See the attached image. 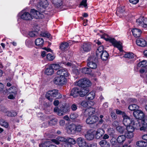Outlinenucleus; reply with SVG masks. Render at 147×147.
I'll return each instance as SVG.
<instances>
[{
    "mask_svg": "<svg viewBox=\"0 0 147 147\" xmlns=\"http://www.w3.org/2000/svg\"><path fill=\"white\" fill-rule=\"evenodd\" d=\"M98 57H100L103 61H106L107 59L109 57V55L107 51H105L97 56Z\"/></svg>",
    "mask_w": 147,
    "mask_h": 147,
    "instance_id": "obj_19",
    "label": "nucleus"
},
{
    "mask_svg": "<svg viewBox=\"0 0 147 147\" xmlns=\"http://www.w3.org/2000/svg\"><path fill=\"white\" fill-rule=\"evenodd\" d=\"M6 92L9 93H13L17 94V89L15 86H12L8 90H6Z\"/></svg>",
    "mask_w": 147,
    "mask_h": 147,
    "instance_id": "obj_29",
    "label": "nucleus"
},
{
    "mask_svg": "<svg viewBox=\"0 0 147 147\" xmlns=\"http://www.w3.org/2000/svg\"><path fill=\"white\" fill-rule=\"evenodd\" d=\"M133 115L136 118L135 119L138 120L139 121H140L139 120H141L145 116L142 111L138 110L134 111Z\"/></svg>",
    "mask_w": 147,
    "mask_h": 147,
    "instance_id": "obj_10",
    "label": "nucleus"
},
{
    "mask_svg": "<svg viewBox=\"0 0 147 147\" xmlns=\"http://www.w3.org/2000/svg\"><path fill=\"white\" fill-rule=\"evenodd\" d=\"M95 94L94 91H92L90 92L86 96L87 100H90L93 99L95 96Z\"/></svg>",
    "mask_w": 147,
    "mask_h": 147,
    "instance_id": "obj_32",
    "label": "nucleus"
},
{
    "mask_svg": "<svg viewBox=\"0 0 147 147\" xmlns=\"http://www.w3.org/2000/svg\"><path fill=\"white\" fill-rule=\"evenodd\" d=\"M95 111V109L94 108L91 107H89L88 108H87L85 110L84 112V115L86 116H92Z\"/></svg>",
    "mask_w": 147,
    "mask_h": 147,
    "instance_id": "obj_13",
    "label": "nucleus"
},
{
    "mask_svg": "<svg viewBox=\"0 0 147 147\" xmlns=\"http://www.w3.org/2000/svg\"><path fill=\"white\" fill-rule=\"evenodd\" d=\"M101 38L104 39L107 41H109L114 47H117L120 51H122V44L120 41H117L114 38H110L108 35L105 34L101 36Z\"/></svg>",
    "mask_w": 147,
    "mask_h": 147,
    "instance_id": "obj_3",
    "label": "nucleus"
},
{
    "mask_svg": "<svg viewBox=\"0 0 147 147\" xmlns=\"http://www.w3.org/2000/svg\"><path fill=\"white\" fill-rule=\"evenodd\" d=\"M44 41L42 38H38L35 40V44L36 45L38 46L39 47H41L43 45Z\"/></svg>",
    "mask_w": 147,
    "mask_h": 147,
    "instance_id": "obj_28",
    "label": "nucleus"
},
{
    "mask_svg": "<svg viewBox=\"0 0 147 147\" xmlns=\"http://www.w3.org/2000/svg\"><path fill=\"white\" fill-rule=\"evenodd\" d=\"M112 138V139L110 140V142L112 145H114L116 143L115 141L116 139L114 137Z\"/></svg>",
    "mask_w": 147,
    "mask_h": 147,
    "instance_id": "obj_63",
    "label": "nucleus"
},
{
    "mask_svg": "<svg viewBox=\"0 0 147 147\" xmlns=\"http://www.w3.org/2000/svg\"><path fill=\"white\" fill-rule=\"evenodd\" d=\"M65 77L60 76V80H59V85H63L65 84L66 82V79L65 78Z\"/></svg>",
    "mask_w": 147,
    "mask_h": 147,
    "instance_id": "obj_46",
    "label": "nucleus"
},
{
    "mask_svg": "<svg viewBox=\"0 0 147 147\" xmlns=\"http://www.w3.org/2000/svg\"><path fill=\"white\" fill-rule=\"evenodd\" d=\"M89 102L86 101H83L81 103V105L84 107H86L88 105Z\"/></svg>",
    "mask_w": 147,
    "mask_h": 147,
    "instance_id": "obj_57",
    "label": "nucleus"
},
{
    "mask_svg": "<svg viewBox=\"0 0 147 147\" xmlns=\"http://www.w3.org/2000/svg\"><path fill=\"white\" fill-rule=\"evenodd\" d=\"M85 136L87 140H91L94 138V135L93 132L88 131L87 132L86 134H85Z\"/></svg>",
    "mask_w": 147,
    "mask_h": 147,
    "instance_id": "obj_24",
    "label": "nucleus"
},
{
    "mask_svg": "<svg viewBox=\"0 0 147 147\" xmlns=\"http://www.w3.org/2000/svg\"><path fill=\"white\" fill-rule=\"evenodd\" d=\"M105 131L102 129L99 128L96 131L95 136L96 138L98 139L102 137L105 133Z\"/></svg>",
    "mask_w": 147,
    "mask_h": 147,
    "instance_id": "obj_17",
    "label": "nucleus"
},
{
    "mask_svg": "<svg viewBox=\"0 0 147 147\" xmlns=\"http://www.w3.org/2000/svg\"><path fill=\"white\" fill-rule=\"evenodd\" d=\"M95 59V58L94 57L90 56L87 61V65L88 67L92 69H95L97 67V65L93 61Z\"/></svg>",
    "mask_w": 147,
    "mask_h": 147,
    "instance_id": "obj_9",
    "label": "nucleus"
},
{
    "mask_svg": "<svg viewBox=\"0 0 147 147\" xmlns=\"http://www.w3.org/2000/svg\"><path fill=\"white\" fill-rule=\"evenodd\" d=\"M78 116V114L76 112L71 113L69 116L70 118L72 120L76 119Z\"/></svg>",
    "mask_w": 147,
    "mask_h": 147,
    "instance_id": "obj_50",
    "label": "nucleus"
},
{
    "mask_svg": "<svg viewBox=\"0 0 147 147\" xmlns=\"http://www.w3.org/2000/svg\"><path fill=\"white\" fill-rule=\"evenodd\" d=\"M41 35L43 37H49L50 36V34L47 32H42L41 34Z\"/></svg>",
    "mask_w": 147,
    "mask_h": 147,
    "instance_id": "obj_61",
    "label": "nucleus"
},
{
    "mask_svg": "<svg viewBox=\"0 0 147 147\" xmlns=\"http://www.w3.org/2000/svg\"><path fill=\"white\" fill-rule=\"evenodd\" d=\"M136 43L138 46L144 47L147 45L146 41L144 39L142 38H138L136 40Z\"/></svg>",
    "mask_w": 147,
    "mask_h": 147,
    "instance_id": "obj_15",
    "label": "nucleus"
},
{
    "mask_svg": "<svg viewBox=\"0 0 147 147\" xmlns=\"http://www.w3.org/2000/svg\"><path fill=\"white\" fill-rule=\"evenodd\" d=\"M115 132L114 129L112 128H109L107 130L108 134L111 137H114V134Z\"/></svg>",
    "mask_w": 147,
    "mask_h": 147,
    "instance_id": "obj_42",
    "label": "nucleus"
},
{
    "mask_svg": "<svg viewBox=\"0 0 147 147\" xmlns=\"http://www.w3.org/2000/svg\"><path fill=\"white\" fill-rule=\"evenodd\" d=\"M139 107L137 105L133 104L129 105L128 107V109L131 111H135L138 110Z\"/></svg>",
    "mask_w": 147,
    "mask_h": 147,
    "instance_id": "obj_38",
    "label": "nucleus"
},
{
    "mask_svg": "<svg viewBox=\"0 0 147 147\" xmlns=\"http://www.w3.org/2000/svg\"><path fill=\"white\" fill-rule=\"evenodd\" d=\"M17 115V113L14 111L12 112L8 111L6 112V115L9 117H14Z\"/></svg>",
    "mask_w": 147,
    "mask_h": 147,
    "instance_id": "obj_45",
    "label": "nucleus"
},
{
    "mask_svg": "<svg viewBox=\"0 0 147 147\" xmlns=\"http://www.w3.org/2000/svg\"><path fill=\"white\" fill-rule=\"evenodd\" d=\"M45 73V74L47 75H51L53 74L54 71L51 66H50L46 68Z\"/></svg>",
    "mask_w": 147,
    "mask_h": 147,
    "instance_id": "obj_30",
    "label": "nucleus"
},
{
    "mask_svg": "<svg viewBox=\"0 0 147 147\" xmlns=\"http://www.w3.org/2000/svg\"><path fill=\"white\" fill-rule=\"evenodd\" d=\"M123 123L125 126H128L130 124H131L134 125L136 128V124L135 120L136 119L131 120L130 117L125 114L123 115Z\"/></svg>",
    "mask_w": 147,
    "mask_h": 147,
    "instance_id": "obj_7",
    "label": "nucleus"
},
{
    "mask_svg": "<svg viewBox=\"0 0 147 147\" xmlns=\"http://www.w3.org/2000/svg\"><path fill=\"white\" fill-rule=\"evenodd\" d=\"M76 142L80 147L85 146L86 144L85 139L82 137H79L76 140Z\"/></svg>",
    "mask_w": 147,
    "mask_h": 147,
    "instance_id": "obj_16",
    "label": "nucleus"
},
{
    "mask_svg": "<svg viewBox=\"0 0 147 147\" xmlns=\"http://www.w3.org/2000/svg\"><path fill=\"white\" fill-rule=\"evenodd\" d=\"M104 47L103 45L99 46L98 47L96 51V56H98L99 55H100V53H102L103 51H104Z\"/></svg>",
    "mask_w": 147,
    "mask_h": 147,
    "instance_id": "obj_40",
    "label": "nucleus"
},
{
    "mask_svg": "<svg viewBox=\"0 0 147 147\" xmlns=\"http://www.w3.org/2000/svg\"><path fill=\"white\" fill-rule=\"evenodd\" d=\"M87 0H82L80 4V5H83L84 7H86L87 6Z\"/></svg>",
    "mask_w": 147,
    "mask_h": 147,
    "instance_id": "obj_60",
    "label": "nucleus"
},
{
    "mask_svg": "<svg viewBox=\"0 0 147 147\" xmlns=\"http://www.w3.org/2000/svg\"><path fill=\"white\" fill-rule=\"evenodd\" d=\"M66 141L68 143H69L71 145L74 144H76V141L74 139L70 138H66Z\"/></svg>",
    "mask_w": 147,
    "mask_h": 147,
    "instance_id": "obj_49",
    "label": "nucleus"
},
{
    "mask_svg": "<svg viewBox=\"0 0 147 147\" xmlns=\"http://www.w3.org/2000/svg\"><path fill=\"white\" fill-rule=\"evenodd\" d=\"M126 139V136L124 135L119 136L117 138V142L120 144H123Z\"/></svg>",
    "mask_w": 147,
    "mask_h": 147,
    "instance_id": "obj_31",
    "label": "nucleus"
},
{
    "mask_svg": "<svg viewBox=\"0 0 147 147\" xmlns=\"http://www.w3.org/2000/svg\"><path fill=\"white\" fill-rule=\"evenodd\" d=\"M31 14L29 13L22 10L18 14V16L22 19L26 21L30 20L34 17L36 19H42L44 17V15L40 12L34 9L30 10Z\"/></svg>",
    "mask_w": 147,
    "mask_h": 147,
    "instance_id": "obj_1",
    "label": "nucleus"
},
{
    "mask_svg": "<svg viewBox=\"0 0 147 147\" xmlns=\"http://www.w3.org/2000/svg\"><path fill=\"white\" fill-rule=\"evenodd\" d=\"M137 145L140 147H145L147 145V143L143 141H139L136 142Z\"/></svg>",
    "mask_w": 147,
    "mask_h": 147,
    "instance_id": "obj_39",
    "label": "nucleus"
},
{
    "mask_svg": "<svg viewBox=\"0 0 147 147\" xmlns=\"http://www.w3.org/2000/svg\"><path fill=\"white\" fill-rule=\"evenodd\" d=\"M76 133H80L83 129V126L80 124L75 125Z\"/></svg>",
    "mask_w": 147,
    "mask_h": 147,
    "instance_id": "obj_36",
    "label": "nucleus"
},
{
    "mask_svg": "<svg viewBox=\"0 0 147 147\" xmlns=\"http://www.w3.org/2000/svg\"><path fill=\"white\" fill-rule=\"evenodd\" d=\"M136 22L139 25L144 28L147 27V18L143 16H140L136 20Z\"/></svg>",
    "mask_w": 147,
    "mask_h": 147,
    "instance_id": "obj_8",
    "label": "nucleus"
},
{
    "mask_svg": "<svg viewBox=\"0 0 147 147\" xmlns=\"http://www.w3.org/2000/svg\"><path fill=\"white\" fill-rule=\"evenodd\" d=\"M66 138L61 137H58L56 139H52L51 140V141L53 143L55 144H59V142H66Z\"/></svg>",
    "mask_w": 147,
    "mask_h": 147,
    "instance_id": "obj_21",
    "label": "nucleus"
},
{
    "mask_svg": "<svg viewBox=\"0 0 147 147\" xmlns=\"http://www.w3.org/2000/svg\"><path fill=\"white\" fill-rule=\"evenodd\" d=\"M8 94H9V95L7 96V98L10 99H14L17 95L16 94H14L13 93H8Z\"/></svg>",
    "mask_w": 147,
    "mask_h": 147,
    "instance_id": "obj_56",
    "label": "nucleus"
},
{
    "mask_svg": "<svg viewBox=\"0 0 147 147\" xmlns=\"http://www.w3.org/2000/svg\"><path fill=\"white\" fill-rule=\"evenodd\" d=\"M62 146V147H72V146L71 144L68 143L66 141L63 142Z\"/></svg>",
    "mask_w": 147,
    "mask_h": 147,
    "instance_id": "obj_59",
    "label": "nucleus"
},
{
    "mask_svg": "<svg viewBox=\"0 0 147 147\" xmlns=\"http://www.w3.org/2000/svg\"><path fill=\"white\" fill-rule=\"evenodd\" d=\"M50 66L53 70H57L59 69L60 67V65L59 64H52Z\"/></svg>",
    "mask_w": 147,
    "mask_h": 147,
    "instance_id": "obj_54",
    "label": "nucleus"
},
{
    "mask_svg": "<svg viewBox=\"0 0 147 147\" xmlns=\"http://www.w3.org/2000/svg\"><path fill=\"white\" fill-rule=\"evenodd\" d=\"M61 109L64 114L68 112V108L67 107H64Z\"/></svg>",
    "mask_w": 147,
    "mask_h": 147,
    "instance_id": "obj_62",
    "label": "nucleus"
},
{
    "mask_svg": "<svg viewBox=\"0 0 147 147\" xmlns=\"http://www.w3.org/2000/svg\"><path fill=\"white\" fill-rule=\"evenodd\" d=\"M80 71L84 74H90L91 72V69L86 67L82 68L80 70Z\"/></svg>",
    "mask_w": 147,
    "mask_h": 147,
    "instance_id": "obj_35",
    "label": "nucleus"
},
{
    "mask_svg": "<svg viewBox=\"0 0 147 147\" xmlns=\"http://www.w3.org/2000/svg\"><path fill=\"white\" fill-rule=\"evenodd\" d=\"M35 30V31H30L29 32L28 35L30 36V37H34L36 35V32L38 31L39 30L38 29L36 28V29Z\"/></svg>",
    "mask_w": 147,
    "mask_h": 147,
    "instance_id": "obj_48",
    "label": "nucleus"
},
{
    "mask_svg": "<svg viewBox=\"0 0 147 147\" xmlns=\"http://www.w3.org/2000/svg\"><path fill=\"white\" fill-rule=\"evenodd\" d=\"M53 142L51 140H47L45 142H42L39 145V147H47L49 146L51 143Z\"/></svg>",
    "mask_w": 147,
    "mask_h": 147,
    "instance_id": "obj_33",
    "label": "nucleus"
},
{
    "mask_svg": "<svg viewBox=\"0 0 147 147\" xmlns=\"http://www.w3.org/2000/svg\"><path fill=\"white\" fill-rule=\"evenodd\" d=\"M135 55L132 53L128 52L126 53L124 55V57L129 59H132L134 58Z\"/></svg>",
    "mask_w": 147,
    "mask_h": 147,
    "instance_id": "obj_44",
    "label": "nucleus"
},
{
    "mask_svg": "<svg viewBox=\"0 0 147 147\" xmlns=\"http://www.w3.org/2000/svg\"><path fill=\"white\" fill-rule=\"evenodd\" d=\"M60 76L56 77L53 80L54 83L56 84L59 85V80Z\"/></svg>",
    "mask_w": 147,
    "mask_h": 147,
    "instance_id": "obj_58",
    "label": "nucleus"
},
{
    "mask_svg": "<svg viewBox=\"0 0 147 147\" xmlns=\"http://www.w3.org/2000/svg\"><path fill=\"white\" fill-rule=\"evenodd\" d=\"M131 31L133 35L136 37H140L141 33V30L137 28L133 29Z\"/></svg>",
    "mask_w": 147,
    "mask_h": 147,
    "instance_id": "obj_26",
    "label": "nucleus"
},
{
    "mask_svg": "<svg viewBox=\"0 0 147 147\" xmlns=\"http://www.w3.org/2000/svg\"><path fill=\"white\" fill-rule=\"evenodd\" d=\"M116 129L119 132L121 133H123L125 130V129L123 127L120 126L117 127Z\"/></svg>",
    "mask_w": 147,
    "mask_h": 147,
    "instance_id": "obj_55",
    "label": "nucleus"
},
{
    "mask_svg": "<svg viewBox=\"0 0 147 147\" xmlns=\"http://www.w3.org/2000/svg\"><path fill=\"white\" fill-rule=\"evenodd\" d=\"M99 118L96 115L89 116L86 120V122L87 124H91L97 121Z\"/></svg>",
    "mask_w": 147,
    "mask_h": 147,
    "instance_id": "obj_12",
    "label": "nucleus"
},
{
    "mask_svg": "<svg viewBox=\"0 0 147 147\" xmlns=\"http://www.w3.org/2000/svg\"><path fill=\"white\" fill-rule=\"evenodd\" d=\"M67 131L69 134L76 133L75 125L71 124L69 125L67 128Z\"/></svg>",
    "mask_w": 147,
    "mask_h": 147,
    "instance_id": "obj_22",
    "label": "nucleus"
},
{
    "mask_svg": "<svg viewBox=\"0 0 147 147\" xmlns=\"http://www.w3.org/2000/svg\"><path fill=\"white\" fill-rule=\"evenodd\" d=\"M125 136H126V137L128 138H131L134 136V134L133 132H127L125 133Z\"/></svg>",
    "mask_w": 147,
    "mask_h": 147,
    "instance_id": "obj_53",
    "label": "nucleus"
},
{
    "mask_svg": "<svg viewBox=\"0 0 147 147\" xmlns=\"http://www.w3.org/2000/svg\"><path fill=\"white\" fill-rule=\"evenodd\" d=\"M80 90L77 88H74L71 91L70 95L74 97H77L79 95Z\"/></svg>",
    "mask_w": 147,
    "mask_h": 147,
    "instance_id": "obj_23",
    "label": "nucleus"
},
{
    "mask_svg": "<svg viewBox=\"0 0 147 147\" xmlns=\"http://www.w3.org/2000/svg\"><path fill=\"white\" fill-rule=\"evenodd\" d=\"M125 9L123 7H119L118 8L116 12L117 14L119 16H121L123 15V13L124 12Z\"/></svg>",
    "mask_w": 147,
    "mask_h": 147,
    "instance_id": "obj_37",
    "label": "nucleus"
},
{
    "mask_svg": "<svg viewBox=\"0 0 147 147\" xmlns=\"http://www.w3.org/2000/svg\"><path fill=\"white\" fill-rule=\"evenodd\" d=\"M75 84L76 85L83 87V88H86V87L90 86L91 83L88 79L85 78L76 82Z\"/></svg>",
    "mask_w": 147,
    "mask_h": 147,
    "instance_id": "obj_6",
    "label": "nucleus"
},
{
    "mask_svg": "<svg viewBox=\"0 0 147 147\" xmlns=\"http://www.w3.org/2000/svg\"><path fill=\"white\" fill-rule=\"evenodd\" d=\"M51 1L56 7H59L62 5V0H51Z\"/></svg>",
    "mask_w": 147,
    "mask_h": 147,
    "instance_id": "obj_27",
    "label": "nucleus"
},
{
    "mask_svg": "<svg viewBox=\"0 0 147 147\" xmlns=\"http://www.w3.org/2000/svg\"><path fill=\"white\" fill-rule=\"evenodd\" d=\"M48 0H40L39 2H37L36 0H32L30 1V3L32 5H35L39 10V12L42 13L45 11L43 9H45L48 5L49 3Z\"/></svg>",
    "mask_w": 147,
    "mask_h": 147,
    "instance_id": "obj_2",
    "label": "nucleus"
},
{
    "mask_svg": "<svg viewBox=\"0 0 147 147\" xmlns=\"http://www.w3.org/2000/svg\"><path fill=\"white\" fill-rule=\"evenodd\" d=\"M57 122V120L55 119H53L49 122L48 123H46L45 125V123H43L42 124V125L44 127H46L49 125L52 126L56 124Z\"/></svg>",
    "mask_w": 147,
    "mask_h": 147,
    "instance_id": "obj_18",
    "label": "nucleus"
},
{
    "mask_svg": "<svg viewBox=\"0 0 147 147\" xmlns=\"http://www.w3.org/2000/svg\"><path fill=\"white\" fill-rule=\"evenodd\" d=\"M75 41H68V43L65 42L62 43L60 46V49L62 51H63L66 49L69 46V44L70 45Z\"/></svg>",
    "mask_w": 147,
    "mask_h": 147,
    "instance_id": "obj_20",
    "label": "nucleus"
},
{
    "mask_svg": "<svg viewBox=\"0 0 147 147\" xmlns=\"http://www.w3.org/2000/svg\"><path fill=\"white\" fill-rule=\"evenodd\" d=\"M111 116L112 118L115 119L117 118V116L114 112L112 111L111 113Z\"/></svg>",
    "mask_w": 147,
    "mask_h": 147,
    "instance_id": "obj_64",
    "label": "nucleus"
},
{
    "mask_svg": "<svg viewBox=\"0 0 147 147\" xmlns=\"http://www.w3.org/2000/svg\"><path fill=\"white\" fill-rule=\"evenodd\" d=\"M136 122V129H140L141 131H145L147 128V116H145L141 121V123L137 119Z\"/></svg>",
    "mask_w": 147,
    "mask_h": 147,
    "instance_id": "obj_5",
    "label": "nucleus"
},
{
    "mask_svg": "<svg viewBox=\"0 0 147 147\" xmlns=\"http://www.w3.org/2000/svg\"><path fill=\"white\" fill-rule=\"evenodd\" d=\"M55 58V56L50 53H48L47 54V59L49 61L53 60Z\"/></svg>",
    "mask_w": 147,
    "mask_h": 147,
    "instance_id": "obj_52",
    "label": "nucleus"
},
{
    "mask_svg": "<svg viewBox=\"0 0 147 147\" xmlns=\"http://www.w3.org/2000/svg\"><path fill=\"white\" fill-rule=\"evenodd\" d=\"M46 98L51 102H52L54 98L59 99L61 98V94L58 93V90L55 89L48 91L46 95Z\"/></svg>",
    "mask_w": 147,
    "mask_h": 147,
    "instance_id": "obj_4",
    "label": "nucleus"
},
{
    "mask_svg": "<svg viewBox=\"0 0 147 147\" xmlns=\"http://www.w3.org/2000/svg\"><path fill=\"white\" fill-rule=\"evenodd\" d=\"M79 95L81 97H84L89 92L88 88H83L79 89Z\"/></svg>",
    "mask_w": 147,
    "mask_h": 147,
    "instance_id": "obj_25",
    "label": "nucleus"
},
{
    "mask_svg": "<svg viewBox=\"0 0 147 147\" xmlns=\"http://www.w3.org/2000/svg\"><path fill=\"white\" fill-rule=\"evenodd\" d=\"M126 126L127 127L126 129L127 130V132H133L134 130V128H135L134 125L133 126L130 125L128 126Z\"/></svg>",
    "mask_w": 147,
    "mask_h": 147,
    "instance_id": "obj_47",
    "label": "nucleus"
},
{
    "mask_svg": "<svg viewBox=\"0 0 147 147\" xmlns=\"http://www.w3.org/2000/svg\"><path fill=\"white\" fill-rule=\"evenodd\" d=\"M100 145L102 147H109L110 144L109 142L106 140H102L99 142Z\"/></svg>",
    "mask_w": 147,
    "mask_h": 147,
    "instance_id": "obj_34",
    "label": "nucleus"
},
{
    "mask_svg": "<svg viewBox=\"0 0 147 147\" xmlns=\"http://www.w3.org/2000/svg\"><path fill=\"white\" fill-rule=\"evenodd\" d=\"M57 75L60 76L67 77L69 75L67 69L64 68L60 69L57 71Z\"/></svg>",
    "mask_w": 147,
    "mask_h": 147,
    "instance_id": "obj_14",
    "label": "nucleus"
},
{
    "mask_svg": "<svg viewBox=\"0 0 147 147\" xmlns=\"http://www.w3.org/2000/svg\"><path fill=\"white\" fill-rule=\"evenodd\" d=\"M0 124L2 126L6 128L8 126V123L3 119L0 120Z\"/></svg>",
    "mask_w": 147,
    "mask_h": 147,
    "instance_id": "obj_51",
    "label": "nucleus"
},
{
    "mask_svg": "<svg viewBox=\"0 0 147 147\" xmlns=\"http://www.w3.org/2000/svg\"><path fill=\"white\" fill-rule=\"evenodd\" d=\"M53 111L54 112L57 113V114L59 116L62 115L64 114L61 110V109H58L57 107L55 108Z\"/></svg>",
    "mask_w": 147,
    "mask_h": 147,
    "instance_id": "obj_43",
    "label": "nucleus"
},
{
    "mask_svg": "<svg viewBox=\"0 0 147 147\" xmlns=\"http://www.w3.org/2000/svg\"><path fill=\"white\" fill-rule=\"evenodd\" d=\"M91 45L89 43H85L83 44L80 49V52L82 53L87 52L90 51Z\"/></svg>",
    "mask_w": 147,
    "mask_h": 147,
    "instance_id": "obj_11",
    "label": "nucleus"
},
{
    "mask_svg": "<svg viewBox=\"0 0 147 147\" xmlns=\"http://www.w3.org/2000/svg\"><path fill=\"white\" fill-rule=\"evenodd\" d=\"M137 65L138 67H144L147 65V61L143 60L139 62Z\"/></svg>",
    "mask_w": 147,
    "mask_h": 147,
    "instance_id": "obj_41",
    "label": "nucleus"
}]
</instances>
